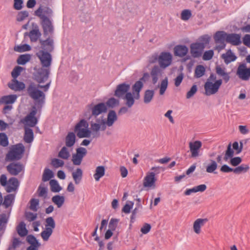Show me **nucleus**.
I'll use <instances>...</instances> for the list:
<instances>
[{
	"label": "nucleus",
	"instance_id": "obj_34",
	"mask_svg": "<svg viewBox=\"0 0 250 250\" xmlns=\"http://www.w3.org/2000/svg\"><path fill=\"white\" fill-rule=\"evenodd\" d=\"M52 201L57 206L58 208H60L64 204L65 197L62 195H56L52 198Z\"/></svg>",
	"mask_w": 250,
	"mask_h": 250
},
{
	"label": "nucleus",
	"instance_id": "obj_45",
	"mask_svg": "<svg viewBox=\"0 0 250 250\" xmlns=\"http://www.w3.org/2000/svg\"><path fill=\"white\" fill-rule=\"evenodd\" d=\"M31 47L28 44L25 43L22 45H19L14 47V50L18 52H23L30 51Z\"/></svg>",
	"mask_w": 250,
	"mask_h": 250
},
{
	"label": "nucleus",
	"instance_id": "obj_23",
	"mask_svg": "<svg viewBox=\"0 0 250 250\" xmlns=\"http://www.w3.org/2000/svg\"><path fill=\"white\" fill-rule=\"evenodd\" d=\"M216 73L219 76L222 77L224 82L227 83L229 79L230 76L229 73L225 71V68L222 67L220 65H217L215 67Z\"/></svg>",
	"mask_w": 250,
	"mask_h": 250
},
{
	"label": "nucleus",
	"instance_id": "obj_60",
	"mask_svg": "<svg viewBox=\"0 0 250 250\" xmlns=\"http://www.w3.org/2000/svg\"><path fill=\"white\" fill-rule=\"evenodd\" d=\"M214 55V51L213 50H209L206 51L203 55V60L204 61L210 60Z\"/></svg>",
	"mask_w": 250,
	"mask_h": 250
},
{
	"label": "nucleus",
	"instance_id": "obj_48",
	"mask_svg": "<svg viewBox=\"0 0 250 250\" xmlns=\"http://www.w3.org/2000/svg\"><path fill=\"white\" fill-rule=\"evenodd\" d=\"M23 68L20 66H15L11 72V76L13 80H16L20 75L21 72L23 71Z\"/></svg>",
	"mask_w": 250,
	"mask_h": 250
},
{
	"label": "nucleus",
	"instance_id": "obj_56",
	"mask_svg": "<svg viewBox=\"0 0 250 250\" xmlns=\"http://www.w3.org/2000/svg\"><path fill=\"white\" fill-rule=\"evenodd\" d=\"M90 125H91V129L96 133L97 134V135H95L93 136V137H98L100 136V134L98 133V132L101 129V124H97L91 121L90 122Z\"/></svg>",
	"mask_w": 250,
	"mask_h": 250
},
{
	"label": "nucleus",
	"instance_id": "obj_26",
	"mask_svg": "<svg viewBox=\"0 0 250 250\" xmlns=\"http://www.w3.org/2000/svg\"><path fill=\"white\" fill-rule=\"evenodd\" d=\"M17 96L16 94H11L3 96L0 99V103H4L6 104H13L17 100Z\"/></svg>",
	"mask_w": 250,
	"mask_h": 250
},
{
	"label": "nucleus",
	"instance_id": "obj_37",
	"mask_svg": "<svg viewBox=\"0 0 250 250\" xmlns=\"http://www.w3.org/2000/svg\"><path fill=\"white\" fill-rule=\"evenodd\" d=\"M54 176V173L53 171L49 168H45L43 173L42 180L43 182H47L50 181L51 179L53 178Z\"/></svg>",
	"mask_w": 250,
	"mask_h": 250
},
{
	"label": "nucleus",
	"instance_id": "obj_47",
	"mask_svg": "<svg viewBox=\"0 0 250 250\" xmlns=\"http://www.w3.org/2000/svg\"><path fill=\"white\" fill-rule=\"evenodd\" d=\"M69 156L70 153L68 149L66 146H63L59 152L58 157L62 159L66 160Z\"/></svg>",
	"mask_w": 250,
	"mask_h": 250
},
{
	"label": "nucleus",
	"instance_id": "obj_8",
	"mask_svg": "<svg viewBox=\"0 0 250 250\" xmlns=\"http://www.w3.org/2000/svg\"><path fill=\"white\" fill-rule=\"evenodd\" d=\"M172 61V55L169 52L163 51L159 55V67L165 69L169 66Z\"/></svg>",
	"mask_w": 250,
	"mask_h": 250
},
{
	"label": "nucleus",
	"instance_id": "obj_1",
	"mask_svg": "<svg viewBox=\"0 0 250 250\" xmlns=\"http://www.w3.org/2000/svg\"><path fill=\"white\" fill-rule=\"evenodd\" d=\"M41 83L36 85L34 83H31L27 88V92L29 96L36 102L38 108L42 109L45 103V94L43 91H47L51 84V81L45 85Z\"/></svg>",
	"mask_w": 250,
	"mask_h": 250
},
{
	"label": "nucleus",
	"instance_id": "obj_18",
	"mask_svg": "<svg viewBox=\"0 0 250 250\" xmlns=\"http://www.w3.org/2000/svg\"><path fill=\"white\" fill-rule=\"evenodd\" d=\"M12 83H8V87L15 91H22L25 88V84L22 82L19 81L17 79L12 80Z\"/></svg>",
	"mask_w": 250,
	"mask_h": 250
},
{
	"label": "nucleus",
	"instance_id": "obj_5",
	"mask_svg": "<svg viewBox=\"0 0 250 250\" xmlns=\"http://www.w3.org/2000/svg\"><path fill=\"white\" fill-rule=\"evenodd\" d=\"M44 50H40L36 55L40 61L42 67L50 68L52 62V57L51 53Z\"/></svg>",
	"mask_w": 250,
	"mask_h": 250
},
{
	"label": "nucleus",
	"instance_id": "obj_52",
	"mask_svg": "<svg viewBox=\"0 0 250 250\" xmlns=\"http://www.w3.org/2000/svg\"><path fill=\"white\" fill-rule=\"evenodd\" d=\"M134 205V202L132 201H127L125 205L122 208V212L125 214H128L130 212L131 209Z\"/></svg>",
	"mask_w": 250,
	"mask_h": 250
},
{
	"label": "nucleus",
	"instance_id": "obj_38",
	"mask_svg": "<svg viewBox=\"0 0 250 250\" xmlns=\"http://www.w3.org/2000/svg\"><path fill=\"white\" fill-rule=\"evenodd\" d=\"M250 169V167L247 164H242L240 166H238L233 169V172L236 174H239L242 173H246Z\"/></svg>",
	"mask_w": 250,
	"mask_h": 250
},
{
	"label": "nucleus",
	"instance_id": "obj_9",
	"mask_svg": "<svg viewBox=\"0 0 250 250\" xmlns=\"http://www.w3.org/2000/svg\"><path fill=\"white\" fill-rule=\"evenodd\" d=\"M236 74L242 80L248 81L250 78V67L247 68L245 63H241L237 68Z\"/></svg>",
	"mask_w": 250,
	"mask_h": 250
},
{
	"label": "nucleus",
	"instance_id": "obj_50",
	"mask_svg": "<svg viewBox=\"0 0 250 250\" xmlns=\"http://www.w3.org/2000/svg\"><path fill=\"white\" fill-rule=\"evenodd\" d=\"M9 145L8 138L5 133H0V145L3 147H6Z\"/></svg>",
	"mask_w": 250,
	"mask_h": 250
},
{
	"label": "nucleus",
	"instance_id": "obj_11",
	"mask_svg": "<svg viewBox=\"0 0 250 250\" xmlns=\"http://www.w3.org/2000/svg\"><path fill=\"white\" fill-rule=\"evenodd\" d=\"M202 146V143L200 141H195L189 143V147L191 153L190 157L196 158L200 155V149Z\"/></svg>",
	"mask_w": 250,
	"mask_h": 250
},
{
	"label": "nucleus",
	"instance_id": "obj_28",
	"mask_svg": "<svg viewBox=\"0 0 250 250\" xmlns=\"http://www.w3.org/2000/svg\"><path fill=\"white\" fill-rule=\"evenodd\" d=\"M117 116L116 112L113 110L109 111L107 114V119L106 121L107 125L108 126H112L114 123L117 120Z\"/></svg>",
	"mask_w": 250,
	"mask_h": 250
},
{
	"label": "nucleus",
	"instance_id": "obj_6",
	"mask_svg": "<svg viewBox=\"0 0 250 250\" xmlns=\"http://www.w3.org/2000/svg\"><path fill=\"white\" fill-rule=\"evenodd\" d=\"M50 73V68L42 67L34 72L33 79L38 84L44 83L48 80Z\"/></svg>",
	"mask_w": 250,
	"mask_h": 250
},
{
	"label": "nucleus",
	"instance_id": "obj_33",
	"mask_svg": "<svg viewBox=\"0 0 250 250\" xmlns=\"http://www.w3.org/2000/svg\"><path fill=\"white\" fill-rule=\"evenodd\" d=\"M89 126L87 120L84 119H81L75 126L74 132L76 133L83 129V128L88 127Z\"/></svg>",
	"mask_w": 250,
	"mask_h": 250
},
{
	"label": "nucleus",
	"instance_id": "obj_15",
	"mask_svg": "<svg viewBox=\"0 0 250 250\" xmlns=\"http://www.w3.org/2000/svg\"><path fill=\"white\" fill-rule=\"evenodd\" d=\"M39 42L41 45V47L42 49L41 50L47 51L49 52H52L53 51L54 48V41L53 40L49 37L45 40L40 39Z\"/></svg>",
	"mask_w": 250,
	"mask_h": 250
},
{
	"label": "nucleus",
	"instance_id": "obj_42",
	"mask_svg": "<svg viewBox=\"0 0 250 250\" xmlns=\"http://www.w3.org/2000/svg\"><path fill=\"white\" fill-rule=\"evenodd\" d=\"M234 155V150L231 148V144L229 143L227 147V150L225 151V156L224 157V160L227 161L229 159H231L233 158Z\"/></svg>",
	"mask_w": 250,
	"mask_h": 250
},
{
	"label": "nucleus",
	"instance_id": "obj_63",
	"mask_svg": "<svg viewBox=\"0 0 250 250\" xmlns=\"http://www.w3.org/2000/svg\"><path fill=\"white\" fill-rule=\"evenodd\" d=\"M119 221V220L118 219L113 218H111L110 220V222H109V223L108 225V227H109V229H111L113 230H115V229L117 227L118 223Z\"/></svg>",
	"mask_w": 250,
	"mask_h": 250
},
{
	"label": "nucleus",
	"instance_id": "obj_22",
	"mask_svg": "<svg viewBox=\"0 0 250 250\" xmlns=\"http://www.w3.org/2000/svg\"><path fill=\"white\" fill-rule=\"evenodd\" d=\"M208 221V219L207 218L196 219L193 223L194 231L197 234H199L201 232V227L203 226Z\"/></svg>",
	"mask_w": 250,
	"mask_h": 250
},
{
	"label": "nucleus",
	"instance_id": "obj_39",
	"mask_svg": "<svg viewBox=\"0 0 250 250\" xmlns=\"http://www.w3.org/2000/svg\"><path fill=\"white\" fill-rule=\"evenodd\" d=\"M49 184L51 190L53 192H59L62 189L56 180H50Z\"/></svg>",
	"mask_w": 250,
	"mask_h": 250
},
{
	"label": "nucleus",
	"instance_id": "obj_19",
	"mask_svg": "<svg viewBox=\"0 0 250 250\" xmlns=\"http://www.w3.org/2000/svg\"><path fill=\"white\" fill-rule=\"evenodd\" d=\"M42 34L37 25H36L35 28L30 31L29 33L25 32L24 34V37L29 36L31 42H35L41 36Z\"/></svg>",
	"mask_w": 250,
	"mask_h": 250
},
{
	"label": "nucleus",
	"instance_id": "obj_40",
	"mask_svg": "<svg viewBox=\"0 0 250 250\" xmlns=\"http://www.w3.org/2000/svg\"><path fill=\"white\" fill-rule=\"evenodd\" d=\"M205 72V67L202 65H198L195 69L194 77L197 78H200L204 75Z\"/></svg>",
	"mask_w": 250,
	"mask_h": 250
},
{
	"label": "nucleus",
	"instance_id": "obj_27",
	"mask_svg": "<svg viewBox=\"0 0 250 250\" xmlns=\"http://www.w3.org/2000/svg\"><path fill=\"white\" fill-rule=\"evenodd\" d=\"M34 140V132L32 129L29 127H25L24 140L27 143H31Z\"/></svg>",
	"mask_w": 250,
	"mask_h": 250
},
{
	"label": "nucleus",
	"instance_id": "obj_13",
	"mask_svg": "<svg viewBox=\"0 0 250 250\" xmlns=\"http://www.w3.org/2000/svg\"><path fill=\"white\" fill-rule=\"evenodd\" d=\"M130 88V84L123 83L118 84L114 91V95L117 97L120 98L128 93Z\"/></svg>",
	"mask_w": 250,
	"mask_h": 250
},
{
	"label": "nucleus",
	"instance_id": "obj_14",
	"mask_svg": "<svg viewBox=\"0 0 250 250\" xmlns=\"http://www.w3.org/2000/svg\"><path fill=\"white\" fill-rule=\"evenodd\" d=\"M7 170L12 175H17L23 168V165L20 163L13 162L6 167Z\"/></svg>",
	"mask_w": 250,
	"mask_h": 250
},
{
	"label": "nucleus",
	"instance_id": "obj_64",
	"mask_svg": "<svg viewBox=\"0 0 250 250\" xmlns=\"http://www.w3.org/2000/svg\"><path fill=\"white\" fill-rule=\"evenodd\" d=\"M51 164L55 168L62 167L64 165V162L57 158H54L52 160Z\"/></svg>",
	"mask_w": 250,
	"mask_h": 250
},
{
	"label": "nucleus",
	"instance_id": "obj_35",
	"mask_svg": "<svg viewBox=\"0 0 250 250\" xmlns=\"http://www.w3.org/2000/svg\"><path fill=\"white\" fill-rule=\"evenodd\" d=\"M72 177L76 184H79L83 177V170L80 168H77L76 171L72 174Z\"/></svg>",
	"mask_w": 250,
	"mask_h": 250
},
{
	"label": "nucleus",
	"instance_id": "obj_10",
	"mask_svg": "<svg viewBox=\"0 0 250 250\" xmlns=\"http://www.w3.org/2000/svg\"><path fill=\"white\" fill-rule=\"evenodd\" d=\"M190 49L191 56L194 58H197L202 56L205 48L203 43L196 42L190 44Z\"/></svg>",
	"mask_w": 250,
	"mask_h": 250
},
{
	"label": "nucleus",
	"instance_id": "obj_41",
	"mask_svg": "<svg viewBox=\"0 0 250 250\" xmlns=\"http://www.w3.org/2000/svg\"><path fill=\"white\" fill-rule=\"evenodd\" d=\"M119 101L114 97L110 98L106 103H104L106 108H113L116 105H119Z\"/></svg>",
	"mask_w": 250,
	"mask_h": 250
},
{
	"label": "nucleus",
	"instance_id": "obj_62",
	"mask_svg": "<svg viewBox=\"0 0 250 250\" xmlns=\"http://www.w3.org/2000/svg\"><path fill=\"white\" fill-rule=\"evenodd\" d=\"M30 208L35 211L37 210V206L39 204V201L37 199L32 198L30 201Z\"/></svg>",
	"mask_w": 250,
	"mask_h": 250
},
{
	"label": "nucleus",
	"instance_id": "obj_46",
	"mask_svg": "<svg viewBox=\"0 0 250 250\" xmlns=\"http://www.w3.org/2000/svg\"><path fill=\"white\" fill-rule=\"evenodd\" d=\"M154 94V91L153 90H146L144 95V103L146 104L149 103L152 99Z\"/></svg>",
	"mask_w": 250,
	"mask_h": 250
},
{
	"label": "nucleus",
	"instance_id": "obj_25",
	"mask_svg": "<svg viewBox=\"0 0 250 250\" xmlns=\"http://www.w3.org/2000/svg\"><path fill=\"white\" fill-rule=\"evenodd\" d=\"M221 57L224 60V62L227 64L235 61L237 59V57L230 49H229L226 54H223Z\"/></svg>",
	"mask_w": 250,
	"mask_h": 250
},
{
	"label": "nucleus",
	"instance_id": "obj_55",
	"mask_svg": "<svg viewBox=\"0 0 250 250\" xmlns=\"http://www.w3.org/2000/svg\"><path fill=\"white\" fill-rule=\"evenodd\" d=\"M45 222L46 223L45 225L46 228H50L51 230H53L56 226L55 222L53 218L52 217H49L46 219Z\"/></svg>",
	"mask_w": 250,
	"mask_h": 250
},
{
	"label": "nucleus",
	"instance_id": "obj_43",
	"mask_svg": "<svg viewBox=\"0 0 250 250\" xmlns=\"http://www.w3.org/2000/svg\"><path fill=\"white\" fill-rule=\"evenodd\" d=\"M124 99L126 100V105L128 107H131L134 104V98L132 93H127Z\"/></svg>",
	"mask_w": 250,
	"mask_h": 250
},
{
	"label": "nucleus",
	"instance_id": "obj_32",
	"mask_svg": "<svg viewBox=\"0 0 250 250\" xmlns=\"http://www.w3.org/2000/svg\"><path fill=\"white\" fill-rule=\"evenodd\" d=\"M31 56L29 54L20 55L17 60V62L19 65H25L30 61Z\"/></svg>",
	"mask_w": 250,
	"mask_h": 250
},
{
	"label": "nucleus",
	"instance_id": "obj_36",
	"mask_svg": "<svg viewBox=\"0 0 250 250\" xmlns=\"http://www.w3.org/2000/svg\"><path fill=\"white\" fill-rule=\"evenodd\" d=\"M76 134L79 138H89L91 134V130L88 127L83 128V129L76 133Z\"/></svg>",
	"mask_w": 250,
	"mask_h": 250
},
{
	"label": "nucleus",
	"instance_id": "obj_21",
	"mask_svg": "<svg viewBox=\"0 0 250 250\" xmlns=\"http://www.w3.org/2000/svg\"><path fill=\"white\" fill-rule=\"evenodd\" d=\"M21 123L24 124L29 127H34L38 122V118L36 117H32L26 115L24 118L21 119Z\"/></svg>",
	"mask_w": 250,
	"mask_h": 250
},
{
	"label": "nucleus",
	"instance_id": "obj_17",
	"mask_svg": "<svg viewBox=\"0 0 250 250\" xmlns=\"http://www.w3.org/2000/svg\"><path fill=\"white\" fill-rule=\"evenodd\" d=\"M188 51V47L185 45L179 44L174 48V54L175 56L183 57L185 56Z\"/></svg>",
	"mask_w": 250,
	"mask_h": 250
},
{
	"label": "nucleus",
	"instance_id": "obj_59",
	"mask_svg": "<svg viewBox=\"0 0 250 250\" xmlns=\"http://www.w3.org/2000/svg\"><path fill=\"white\" fill-rule=\"evenodd\" d=\"M28 16L29 13L27 11H20L17 14L16 20L18 21H21L28 17Z\"/></svg>",
	"mask_w": 250,
	"mask_h": 250
},
{
	"label": "nucleus",
	"instance_id": "obj_30",
	"mask_svg": "<svg viewBox=\"0 0 250 250\" xmlns=\"http://www.w3.org/2000/svg\"><path fill=\"white\" fill-rule=\"evenodd\" d=\"M162 70L159 66L155 65H154L150 72V74L152 77V83L155 84L158 80V74L161 73Z\"/></svg>",
	"mask_w": 250,
	"mask_h": 250
},
{
	"label": "nucleus",
	"instance_id": "obj_53",
	"mask_svg": "<svg viewBox=\"0 0 250 250\" xmlns=\"http://www.w3.org/2000/svg\"><path fill=\"white\" fill-rule=\"evenodd\" d=\"M52 232L53 230H51L50 228H46L45 230L42 231L41 233V235L43 241H47L52 234Z\"/></svg>",
	"mask_w": 250,
	"mask_h": 250
},
{
	"label": "nucleus",
	"instance_id": "obj_2",
	"mask_svg": "<svg viewBox=\"0 0 250 250\" xmlns=\"http://www.w3.org/2000/svg\"><path fill=\"white\" fill-rule=\"evenodd\" d=\"M107 111L104 102L94 104L93 103L86 105V110L83 113V117L87 121L92 118H96L99 115L105 113Z\"/></svg>",
	"mask_w": 250,
	"mask_h": 250
},
{
	"label": "nucleus",
	"instance_id": "obj_3",
	"mask_svg": "<svg viewBox=\"0 0 250 250\" xmlns=\"http://www.w3.org/2000/svg\"><path fill=\"white\" fill-rule=\"evenodd\" d=\"M43 12L42 6L35 11V15L40 18L41 20V24L43 29V36L46 37L49 34L52 35L54 32V27L52 21L47 16L42 14Z\"/></svg>",
	"mask_w": 250,
	"mask_h": 250
},
{
	"label": "nucleus",
	"instance_id": "obj_12",
	"mask_svg": "<svg viewBox=\"0 0 250 250\" xmlns=\"http://www.w3.org/2000/svg\"><path fill=\"white\" fill-rule=\"evenodd\" d=\"M228 36V33L223 31H217L214 35V39L216 43H220L221 45L219 46L220 49H224L226 46L225 41Z\"/></svg>",
	"mask_w": 250,
	"mask_h": 250
},
{
	"label": "nucleus",
	"instance_id": "obj_4",
	"mask_svg": "<svg viewBox=\"0 0 250 250\" xmlns=\"http://www.w3.org/2000/svg\"><path fill=\"white\" fill-rule=\"evenodd\" d=\"M25 147L22 144L19 143L11 146L9 151L6 155L7 161H18L20 160L24 152Z\"/></svg>",
	"mask_w": 250,
	"mask_h": 250
},
{
	"label": "nucleus",
	"instance_id": "obj_29",
	"mask_svg": "<svg viewBox=\"0 0 250 250\" xmlns=\"http://www.w3.org/2000/svg\"><path fill=\"white\" fill-rule=\"evenodd\" d=\"M17 231L21 237H24L28 234V230L26 228V224L23 221L20 222L17 227Z\"/></svg>",
	"mask_w": 250,
	"mask_h": 250
},
{
	"label": "nucleus",
	"instance_id": "obj_7",
	"mask_svg": "<svg viewBox=\"0 0 250 250\" xmlns=\"http://www.w3.org/2000/svg\"><path fill=\"white\" fill-rule=\"evenodd\" d=\"M222 83V79L217 80L214 83L211 81H207L204 84L206 95L209 96L217 93Z\"/></svg>",
	"mask_w": 250,
	"mask_h": 250
},
{
	"label": "nucleus",
	"instance_id": "obj_16",
	"mask_svg": "<svg viewBox=\"0 0 250 250\" xmlns=\"http://www.w3.org/2000/svg\"><path fill=\"white\" fill-rule=\"evenodd\" d=\"M241 35L239 34L231 33L228 34L226 42L231 43L233 45H239L241 43Z\"/></svg>",
	"mask_w": 250,
	"mask_h": 250
},
{
	"label": "nucleus",
	"instance_id": "obj_54",
	"mask_svg": "<svg viewBox=\"0 0 250 250\" xmlns=\"http://www.w3.org/2000/svg\"><path fill=\"white\" fill-rule=\"evenodd\" d=\"M14 198V195L12 194H8L6 196H4V201L3 202V205L5 206L6 208H8L10 206L12 203L13 200Z\"/></svg>",
	"mask_w": 250,
	"mask_h": 250
},
{
	"label": "nucleus",
	"instance_id": "obj_49",
	"mask_svg": "<svg viewBox=\"0 0 250 250\" xmlns=\"http://www.w3.org/2000/svg\"><path fill=\"white\" fill-rule=\"evenodd\" d=\"M0 216V231L4 230L6 228V225L8 222V218L5 213H2Z\"/></svg>",
	"mask_w": 250,
	"mask_h": 250
},
{
	"label": "nucleus",
	"instance_id": "obj_58",
	"mask_svg": "<svg viewBox=\"0 0 250 250\" xmlns=\"http://www.w3.org/2000/svg\"><path fill=\"white\" fill-rule=\"evenodd\" d=\"M211 163L209 164L206 168V171L208 173H212L216 169L217 167V163L212 160H210Z\"/></svg>",
	"mask_w": 250,
	"mask_h": 250
},
{
	"label": "nucleus",
	"instance_id": "obj_20",
	"mask_svg": "<svg viewBox=\"0 0 250 250\" xmlns=\"http://www.w3.org/2000/svg\"><path fill=\"white\" fill-rule=\"evenodd\" d=\"M155 174L153 172H151L149 175H147L144 178L143 185L144 187L150 188L154 185L156 179Z\"/></svg>",
	"mask_w": 250,
	"mask_h": 250
},
{
	"label": "nucleus",
	"instance_id": "obj_31",
	"mask_svg": "<svg viewBox=\"0 0 250 250\" xmlns=\"http://www.w3.org/2000/svg\"><path fill=\"white\" fill-rule=\"evenodd\" d=\"M105 174V167L104 166H101L96 167L95 173L93 176L96 181H99L101 178L103 177Z\"/></svg>",
	"mask_w": 250,
	"mask_h": 250
},
{
	"label": "nucleus",
	"instance_id": "obj_44",
	"mask_svg": "<svg viewBox=\"0 0 250 250\" xmlns=\"http://www.w3.org/2000/svg\"><path fill=\"white\" fill-rule=\"evenodd\" d=\"M26 241L30 246H41V243L38 241L36 237L32 234L27 235Z\"/></svg>",
	"mask_w": 250,
	"mask_h": 250
},
{
	"label": "nucleus",
	"instance_id": "obj_51",
	"mask_svg": "<svg viewBox=\"0 0 250 250\" xmlns=\"http://www.w3.org/2000/svg\"><path fill=\"white\" fill-rule=\"evenodd\" d=\"M192 16V13L189 9L183 10L181 13V19L185 21L188 20Z\"/></svg>",
	"mask_w": 250,
	"mask_h": 250
},
{
	"label": "nucleus",
	"instance_id": "obj_57",
	"mask_svg": "<svg viewBox=\"0 0 250 250\" xmlns=\"http://www.w3.org/2000/svg\"><path fill=\"white\" fill-rule=\"evenodd\" d=\"M144 84L142 81H137L132 85V91L133 92H140L143 88Z\"/></svg>",
	"mask_w": 250,
	"mask_h": 250
},
{
	"label": "nucleus",
	"instance_id": "obj_61",
	"mask_svg": "<svg viewBox=\"0 0 250 250\" xmlns=\"http://www.w3.org/2000/svg\"><path fill=\"white\" fill-rule=\"evenodd\" d=\"M242 161V159L240 157H235L230 159L229 164L233 167L238 166Z\"/></svg>",
	"mask_w": 250,
	"mask_h": 250
},
{
	"label": "nucleus",
	"instance_id": "obj_24",
	"mask_svg": "<svg viewBox=\"0 0 250 250\" xmlns=\"http://www.w3.org/2000/svg\"><path fill=\"white\" fill-rule=\"evenodd\" d=\"M75 132H69L65 137V145L68 147H72L76 142Z\"/></svg>",
	"mask_w": 250,
	"mask_h": 250
}]
</instances>
